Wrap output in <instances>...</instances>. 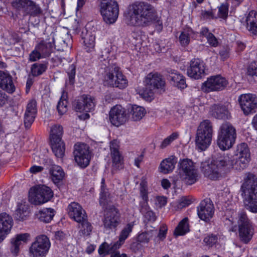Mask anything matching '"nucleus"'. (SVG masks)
Returning a JSON list of instances; mask_svg holds the SVG:
<instances>
[{
  "label": "nucleus",
  "mask_w": 257,
  "mask_h": 257,
  "mask_svg": "<svg viewBox=\"0 0 257 257\" xmlns=\"http://www.w3.org/2000/svg\"><path fill=\"white\" fill-rule=\"evenodd\" d=\"M109 147L113 170L121 169L123 168V157L119 151V142L114 140L110 142Z\"/></svg>",
  "instance_id": "dca6fc26"
},
{
  "label": "nucleus",
  "mask_w": 257,
  "mask_h": 257,
  "mask_svg": "<svg viewBox=\"0 0 257 257\" xmlns=\"http://www.w3.org/2000/svg\"><path fill=\"white\" fill-rule=\"evenodd\" d=\"M177 159L174 156H171L163 160L160 165V172L164 174L171 172L175 167Z\"/></svg>",
  "instance_id": "bb28decb"
},
{
  "label": "nucleus",
  "mask_w": 257,
  "mask_h": 257,
  "mask_svg": "<svg viewBox=\"0 0 257 257\" xmlns=\"http://www.w3.org/2000/svg\"><path fill=\"white\" fill-rule=\"evenodd\" d=\"M140 211L144 214L146 219L150 221H154L156 217L155 213L150 210L148 202H140Z\"/></svg>",
  "instance_id": "58836bf2"
},
{
  "label": "nucleus",
  "mask_w": 257,
  "mask_h": 257,
  "mask_svg": "<svg viewBox=\"0 0 257 257\" xmlns=\"http://www.w3.org/2000/svg\"><path fill=\"white\" fill-rule=\"evenodd\" d=\"M200 34L206 38L207 43L210 46L216 47L218 45L219 42L217 39L212 33L209 32L208 28H202L200 31Z\"/></svg>",
  "instance_id": "4c0bfd02"
},
{
  "label": "nucleus",
  "mask_w": 257,
  "mask_h": 257,
  "mask_svg": "<svg viewBox=\"0 0 257 257\" xmlns=\"http://www.w3.org/2000/svg\"><path fill=\"white\" fill-rule=\"evenodd\" d=\"M127 18L128 24L133 26L146 27L153 24L158 32L163 29L162 21L158 17L157 10L147 2H136L130 5Z\"/></svg>",
  "instance_id": "f03ea898"
},
{
  "label": "nucleus",
  "mask_w": 257,
  "mask_h": 257,
  "mask_svg": "<svg viewBox=\"0 0 257 257\" xmlns=\"http://www.w3.org/2000/svg\"><path fill=\"white\" fill-rule=\"evenodd\" d=\"M157 233V230H150L140 232L136 238L138 241L143 244H148L152 237Z\"/></svg>",
  "instance_id": "72a5a7b5"
},
{
  "label": "nucleus",
  "mask_w": 257,
  "mask_h": 257,
  "mask_svg": "<svg viewBox=\"0 0 257 257\" xmlns=\"http://www.w3.org/2000/svg\"><path fill=\"white\" fill-rule=\"evenodd\" d=\"M12 218L6 213L0 214V230L6 234L9 233L13 226Z\"/></svg>",
  "instance_id": "cd10ccee"
},
{
  "label": "nucleus",
  "mask_w": 257,
  "mask_h": 257,
  "mask_svg": "<svg viewBox=\"0 0 257 257\" xmlns=\"http://www.w3.org/2000/svg\"><path fill=\"white\" fill-rule=\"evenodd\" d=\"M204 62L199 59L194 58L191 60L187 73L189 77L195 79L201 78L205 74Z\"/></svg>",
  "instance_id": "f3484780"
},
{
  "label": "nucleus",
  "mask_w": 257,
  "mask_h": 257,
  "mask_svg": "<svg viewBox=\"0 0 257 257\" xmlns=\"http://www.w3.org/2000/svg\"><path fill=\"white\" fill-rule=\"evenodd\" d=\"M236 139V131L231 124L226 122L220 127L217 143L222 150H226L232 147Z\"/></svg>",
  "instance_id": "39448f33"
},
{
  "label": "nucleus",
  "mask_w": 257,
  "mask_h": 257,
  "mask_svg": "<svg viewBox=\"0 0 257 257\" xmlns=\"http://www.w3.org/2000/svg\"><path fill=\"white\" fill-rule=\"evenodd\" d=\"M192 33L191 30H187L181 33L179 37V41L182 46H187L190 42V35Z\"/></svg>",
  "instance_id": "864d4df0"
},
{
  "label": "nucleus",
  "mask_w": 257,
  "mask_h": 257,
  "mask_svg": "<svg viewBox=\"0 0 257 257\" xmlns=\"http://www.w3.org/2000/svg\"><path fill=\"white\" fill-rule=\"evenodd\" d=\"M100 13L104 22L114 23L118 16V5L115 0H100Z\"/></svg>",
  "instance_id": "1a4fd4ad"
},
{
  "label": "nucleus",
  "mask_w": 257,
  "mask_h": 257,
  "mask_svg": "<svg viewBox=\"0 0 257 257\" xmlns=\"http://www.w3.org/2000/svg\"><path fill=\"white\" fill-rule=\"evenodd\" d=\"M51 246L49 238L44 234L37 236L29 248V254L33 257H43L48 253Z\"/></svg>",
  "instance_id": "f8f14e48"
},
{
  "label": "nucleus",
  "mask_w": 257,
  "mask_h": 257,
  "mask_svg": "<svg viewBox=\"0 0 257 257\" xmlns=\"http://www.w3.org/2000/svg\"><path fill=\"white\" fill-rule=\"evenodd\" d=\"M189 230L188 223V218H184L179 223L174 230L176 236L183 235Z\"/></svg>",
  "instance_id": "a19ab883"
},
{
  "label": "nucleus",
  "mask_w": 257,
  "mask_h": 257,
  "mask_svg": "<svg viewBox=\"0 0 257 257\" xmlns=\"http://www.w3.org/2000/svg\"><path fill=\"white\" fill-rule=\"evenodd\" d=\"M67 103L68 102L65 99L64 94H63L57 107L58 111L60 115L64 114L67 111Z\"/></svg>",
  "instance_id": "3c124183"
},
{
  "label": "nucleus",
  "mask_w": 257,
  "mask_h": 257,
  "mask_svg": "<svg viewBox=\"0 0 257 257\" xmlns=\"http://www.w3.org/2000/svg\"><path fill=\"white\" fill-rule=\"evenodd\" d=\"M179 133L177 132H174L170 136L165 138L162 142L160 148L161 149H164L168 146L170 145L174 141L177 139L179 137Z\"/></svg>",
  "instance_id": "603ef678"
},
{
  "label": "nucleus",
  "mask_w": 257,
  "mask_h": 257,
  "mask_svg": "<svg viewBox=\"0 0 257 257\" xmlns=\"http://www.w3.org/2000/svg\"><path fill=\"white\" fill-rule=\"evenodd\" d=\"M246 21L248 30L255 35L257 33V13L255 11H251L247 16Z\"/></svg>",
  "instance_id": "2f4dec72"
},
{
  "label": "nucleus",
  "mask_w": 257,
  "mask_h": 257,
  "mask_svg": "<svg viewBox=\"0 0 257 257\" xmlns=\"http://www.w3.org/2000/svg\"><path fill=\"white\" fill-rule=\"evenodd\" d=\"M3 86L0 85V87L9 93H12L15 91V87L13 83L12 77L8 74L7 76V79H4L3 81Z\"/></svg>",
  "instance_id": "49530a36"
},
{
  "label": "nucleus",
  "mask_w": 257,
  "mask_h": 257,
  "mask_svg": "<svg viewBox=\"0 0 257 257\" xmlns=\"http://www.w3.org/2000/svg\"><path fill=\"white\" fill-rule=\"evenodd\" d=\"M127 118L125 109L121 105L113 106L109 111V120L112 124L116 126L124 124Z\"/></svg>",
  "instance_id": "aec40b11"
},
{
  "label": "nucleus",
  "mask_w": 257,
  "mask_h": 257,
  "mask_svg": "<svg viewBox=\"0 0 257 257\" xmlns=\"http://www.w3.org/2000/svg\"><path fill=\"white\" fill-rule=\"evenodd\" d=\"M37 113V102L35 100H30L28 103L24 114V123L27 128H29L34 121Z\"/></svg>",
  "instance_id": "5701e85b"
},
{
  "label": "nucleus",
  "mask_w": 257,
  "mask_h": 257,
  "mask_svg": "<svg viewBox=\"0 0 257 257\" xmlns=\"http://www.w3.org/2000/svg\"><path fill=\"white\" fill-rule=\"evenodd\" d=\"M253 234V229L251 225L239 227V236L240 240L246 244L251 240Z\"/></svg>",
  "instance_id": "7c9ffc66"
},
{
  "label": "nucleus",
  "mask_w": 257,
  "mask_h": 257,
  "mask_svg": "<svg viewBox=\"0 0 257 257\" xmlns=\"http://www.w3.org/2000/svg\"><path fill=\"white\" fill-rule=\"evenodd\" d=\"M95 106L94 98L90 95H83L73 103V106L77 111L89 112L93 110Z\"/></svg>",
  "instance_id": "6ab92c4d"
},
{
  "label": "nucleus",
  "mask_w": 257,
  "mask_h": 257,
  "mask_svg": "<svg viewBox=\"0 0 257 257\" xmlns=\"http://www.w3.org/2000/svg\"><path fill=\"white\" fill-rule=\"evenodd\" d=\"M74 159L77 165L84 168L89 164L90 155L89 147L84 143H77L74 146Z\"/></svg>",
  "instance_id": "ddd939ff"
},
{
  "label": "nucleus",
  "mask_w": 257,
  "mask_h": 257,
  "mask_svg": "<svg viewBox=\"0 0 257 257\" xmlns=\"http://www.w3.org/2000/svg\"><path fill=\"white\" fill-rule=\"evenodd\" d=\"M167 72L168 78L173 82L174 85L181 89H184L186 87L187 85L184 77L177 71L168 69Z\"/></svg>",
  "instance_id": "393cba45"
},
{
  "label": "nucleus",
  "mask_w": 257,
  "mask_h": 257,
  "mask_svg": "<svg viewBox=\"0 0 257 257\" xmlns=\"http://www.w3.org/2000/svg\"><path fill=\"white\" fill-rule=\"evenodd\" d=\"M12 5L17 11H22L25 16L35 17L43 14L40 6L32 0H14Z\"/></svg>",
  "instance_id": "9d476101"
},
{
  "label": "nucleus",
  "mask_w": 257,
  "mask_h": 257,
  "mask_svg": "<svg viewBox=\"0 0 257 257\" xmlns=\"http://www.w3.org/2000/svg\"><path fill=\"white\" fill-rule=\"evenodd\" d=\"M67 74L69 77L68 81H67L66 83L73 85L75 82V76L76 74V66L74 64L70 65Z\"/></svg>",
  "instance_id": "5fc2aeb1"
},
{
  "label": "nucleus",
  "mask_w": 257,
  "mask_h": 257,
  "mask_svg": "<svg viewBox=\"0 0 257 257\" xmlns=\"http://www.w3.org/2000/svg\"><path fill=\"white\" fill-rule=\"evenodd\" d=\"M3 86L0 85V87L9 93H12L15 91V87L13 83L12 77L8 74L7 76V79H4L3 81Z\"/></svg>",
  "instance_id": "a18cd8bd"
},
{
  "label": "nucleus",
  "mask_w": 257,
  "mask_h": 257,
  "mask_svg": "<svg viewBox=\"0 0 257 257\" xmlns=\"http://www.w3.org/2000/svg\"><path fill=\"white\" fill-rule=\"evenodd\" d=\"M96 34L94 31H88L84 29L82 31L81 37L83 43L87 52L91 51L94 49L95 44Z\"/></svg>",
  "instance_id": "b1692460"
},
{
  "label": "nucleus",
  "mask_w": 257,
  "mask_h": 257,
  "mask_svg": "<svg viewBox=\"0 0 257 257\" xmlns=\"http://www.w3.org/2000/svg\"><path fill=\"white\" fill-rule=\"evenodd\" d=\"M247 73L249 75L257 76V62L251 63L247 69Z\"/></svg>",
  "instance_id": "e2e57ef3"
},
{
  "label": "nucleus",
  "mask_w": 257,
  "mask_h": 257,
  "mask_svg": "<svg viewBox=\"0 0 257 257\" xmlns=\"http://www.w3.org/2000/svg\"><path fill=\"white\" fill-rule=\"evenodd\" d=\"M63 134V127L59 124H56L53 125L50 131V141L54 142V141H60L61 137Z\"/></svg>",
  "instance_id": "c9c22d12"
},
{
  "label": "nucleus",
  "mask_w": 257,
  "mask_h": 257,
  "mask_svg": "<svg viewBox=\"0 0 257 257\" xmlns=\"http://www.w3.org/2000/svg\"><path fill=\"white\" fill-rule=\"evenodd\" d=\"M48 63H35L32 65L31 73L34 76L41 75L47 69Z\"/></svg>",
  "instance_id": "c03bdc74"
},
{
  "label": "nucleus",
  "mask_w": 257,
  "mask_h": 257,
  "mask_svg": "<svg viewBox=\"0 0 257 257\" xmlns=\"http://www.w3.org/2000/svg\"><path fill=\"white\" fill-rule=\"evenodd\" d=\"M42 58H43L42 55L40 54L39 51L37 49L36 47H35V49L29 54V60L31 62H35Z\"/></svg>",
  "instance_id": "052dcab7"
},
{
  "label": "nucleus",
  "mask_w": 257,
  "mask_h": 257,
  "mask_svg": "<svg viewBox=\"0 0 257 257\" xmlns=\"http://www.w3.org/2000/svg\"><path fill=\"white\" fill-rule=\"evenodd\" d=\"M49 172L52 180L55 184L59 183L62 181L65 173L62 168L57 165H53L50 168Z\"/></svg>",
  "instance_id": "c85d7f7f"
},
{
  "label": "nucleus",
  "mask_w": 257,
  "mask_h": 257,
  "mask_svg": "<svg viewBox=\"0 0 257 257\" xmlns=\"http://www.w3.org/2000/svg\"><path fill=\"white\" fill-rule=\"evenodd\" d=\"M140 195L143 200L141 202H148V196L147 184L146 182L143 181L140 184Z\"/></svg>",
  "instance_id": "4d7b16f0"
},
{
  "label": "nucleus",
  "mask_w": 257,
  "mask_h": 257,
  "mask_svg": "<svg viewBox=\"0 0 257 257\" xmlns=\"http://www.w3.org/2000/svg\"><path fill=\"white\" fill-rule=\"evenodd\" d=\"M110 194L109 193L107 189L105 186H101V190L100 192L99 203L103 207L105 206L106 203L108 201L109 198Z\"/></svg>",
  "instance_id": "8fccbe9b"
},
{
  "label": "nucleus",
  "mask_w": 257,
  "mask_h": 257,
  "mask_svg": "<svg viewBox=\"0 0 257 257\" xmlns=\"http://www.w3.org/2000/svg\"><path fill=\"white\" fill-rule=\"evenodd\" d=\"M212 115L220 119H226L229 118V112L225 106L222 105H214L212 106Z\"/></svg>",
  "instance_id": "c756f323"
},
{
  "label": "nucleus",
  "mask_w": 257,
  "mask_h": 257,
  "mask_svg": "<svg viewBox=\"0 0 257 257\" xmlns=\"http://www.w3.org/2000/svg\"><path fill=\"white\" fill-rule=\"evenodd\" d=\"M179 173L181 178L188 185L194 183L197 178V171L194 163L189 159L181 160L179 162Z\"/></svg>",
  "instance_id": "6e6552de"
},
{
  "label": "nucleus",
  "mask_w": 257,
  "mask_h": 257,
  "mask_svg": "<svg viewBox=\"0 0 257 257\" xmlns=\"http://www.w3.org/2000/svg\"><path fill=\"white\" fill-rule=\"evenodd\" d=\"M54 45V39L49 38L46 40H43L36 46L37 49L39 51L43 57L46 58L49 56L52 53Z\"/></svg>",
  "instance_id": "a878e982"
},
{
  "label": "nucleus",
  "mask_w": 257,
  "mask_h": 257,
  "mask_svg": "<svg viewBox=\"0 0 257 257\" xmlns=\"http://www.w3.org/2000/svg\"><path fill=\"white\" fill-rule=\"evenodd\" d=\"M71 40L69 38V35H65L64 37L62 39H59L57 41V44H60L61 45V48H59L58 50H61V49L63 50L64 49L67 48L69 44H71Z\"/></svg>",
  "instance_id": "13d9d810"
},
{
  "label": "nucleus",
  "mask_w": 257,
  "mask_h": 257,
  "mask_svg": "<svg viewBox=\"0 0 257 257\" xmlns=\"http://www.w3.org/2000/svg\"><path fill=\"white\" fill-rule=\"evenodd\" d=\"M55 213V211L53 209L46 208L40 210L37 215L41 221L48 223L52 220Z\"/></svg>",
  "instance_id": "473e14b6"
},
{
  "label": "nucleus",
  "mask_w": 257,
  "mask_h": 257,
  "mask_svg": "<svg viewBox=\"0 0 257 257\" xmlns=\"http://www.w3.org/2000/svg\"><path fill=\"white\" fill-rule=\"evenodd\" d=\"M205 244L209 247H212L217 241V237L214 235H209L205 237L203 240Z\"/></svg>",
  "instance_id": "bf43d9fd"
},
{
  "label": "nucleus",
  "mask_w": 257,
  "mask_h": 257,
  "mask_svg": "<svg viewBox=\"0 0 257 257\" xmlns=\"http://www.w3.org/2000/svg\"><path fill=\"white\" fill-rule=\"evenodd\" d=\"M103 223L106 231L112 230L119 223V214L118 211L114 207H111L107 210L104 214Z\"/></svg>",
  "instance_id": "a211bd4d"
},
{
  "label": "nucleus",
  "mask_w": 257,
  "mask_h": 257,
  "mask_svg": "<svg viewBox=\"0 0 257 257\" xmlns=\"http://www.w3.org/2000/svg\"><path fill=\"white\" fill-rule=\"evenodd\" d=\"M27 207L23 203H18L15 211V218L19 221L25 220L28 216Z\"/></svg>",
  "instance_id": "ea45409f"
},
{
  "label": "nucleus",
  "mask_w": 257,
  "mask_h": 257,
  "mask_svg": "<svg viewBox=\"0 0 257 257\" xmlns=\"http://www.w3.org/2000/svg\"><path fill=\"white\" fill-rule=\"evenodd\" d=\"M227 81L220 75L212 76L208 78L202 85V89L206 92L222 90L226 87Z\"/></svg>",
  "instance_id": "2eb2a0df"
},
{
  "label": "nucleus",
  "mask_w": 257,
  "mask_h": 257,
  "mask_svg": "<svg viewBox=\"0 0 257 257\" xmlns=\"http://www.w3.org/2000/svg\"><path fill=\"white\" fill-rule=\"evenodd\" d=\"M239 103L243 113L248 115L255 111L257 108V96L254 94L246 93L240 95Z\"/></svg>",
  "instance_id": "4468645a"
},
{
  "label": "nucleus",
  "mask_w": 257,
  "mask_h": 257,
  "mask_svg": "<svg viewBox=\"0 0 257 257\" xmlns=\"http://www.w3.org/2000/svg\"><path fill=\"white\" fill-rule=\"evenodd\" d=\"M132 118L134 121H138L142 119L146 113L145 109L142 106L133 105L131 111Z\"/></svg>",
  "instance_id": "e433bc0d"
},
{
  "label": "nucleus",
  "mask_w": 257,
  "mask_h": 257,
  "mask_svg": "<svg viewBox=\"0 0 257 257\" xmlns=\"http://www.w3.org/2000/svg\"><path fill=\"white\" fill-rule=\"evenodd\" d=\"M213 134L211 122L208 120L202 121L198 127L196 144L201 151H204L210 145Z\"/></svg>",
  "instance_id": "423d86ee"
},
{
  "label": "nucleus",
  "mask_w": 257,
  "mask_h": 257,
  "mask_svg": "<svg viewBox=\"0 0 257 257\" xmlns=\"http://www.w3.org/2000/svg\"><path fill=\"white\" fill-rule=\"evenodd\" d=\"M123 243V242L122 241H120L119 239L117 241L113 244H111L110 245L109 244V250L110 251V254H112L114 252H116L117 251L115 250L119 248Z\"/></svg>",
  "instance_id": "0e129e2a"
},
{
  "label": "nucleus",
  "mask_w": 257,
  "mask_h": 257,
  "mask_svg": "<svg viewBox=\"0 0 257 257\" xmlns=\"http://www.w3.org/2000/svg\"><path fill=\"white\" fill-rule=\"evenodd\" d=\"M103 82L105 85L124 89L127 86V80L120 68L115 65L107 67L104 71Z\"/></svg>",
  "instance_id": "20e7f679"
},
{
  "label": "nucleus",
  "mask_w": 257,
  "mask_h": 257,
  "mask_svg": "<svg viewBox=\"0 0 257 257\" xmlns=\"http://www.w3.org/2000/svg\"><path fill=\"white\" fill-rule=\"evenodd\" d=\"M134 226V222H132L127 224V225L123 228L119 234V239L120 241H122L123 242L127 238L131 232L132 231Z\"/></svg>",
  "instance_id": "de8ad7c7"
},
{
  "label": "nucleus",
  "mask_w": 257,
  "mask_h": 257,
  "mask_svg": "<svg viewBox=\"0 0 257 257\" xmlns=\"http://www.w3.org/2000/svg\"><path fill=\"white\" fill-rule=\"evenodd\" d=\"M109 248V244L106 242H104L100 245L98 248V252L100 255L103 256L110 254Z\"/></svg>",
  "instance_id": "680f3d73"
},
{
  "label": "nucleus",
  "mask_w": 257,
  "mask_h": 257,
  "mask_svg": "<svg viewBox=\"0 0 257 257\" xmlns=\"http://www.w3.org/2000/svg\"><path fill=\"white\" fill-rule=\"evenodd\" d=\"M68 214L70 217L76 222H81L87 219V216L85 210L78 203H71L67 207Z\"/></svg>",
  "instance_id": "4be33fe9"
},
{
  "label": "nucleus",
  "mask_w": 257,
  "mask_h": 257,
  "mask_svg": "<svg viewBox=\"0 0 257 257\" xmlns=\"http://www.w3.org/2000/svg\"><path fill=\"white\" fill-rule=\"evenodd\" d=\"M10 250L14 256H17L19 253L20 247L14 243H11Z\"/></svg>",
  "instance_id": "338daca9"
},
{
  "label": "nucleus",
  "mask_w": 257,
  "mask_h": 257,
  "mask_svg": "<svg viewBox=\"0 0 257 257\" xmlns=\"http://www.w3.org/2000/svg\"><path fill=\"white\" fill-rule=\"evenodd\" d=\"M131 248L135 252L141 250L143 248V244L137 240L133 242L131 245Z\"/></svg>",
  "instance_id": "69168bd1"
},
{
  "label": "nucleus",
  "mask_w": 257,
  "mask_h": 257,
  "mask_svg": "<svg viewBox=\"0 0 257 257\" xmlns=\"http://www.w3.org/2000/svg\"><path fill=\"white\" fill-rule=\"evenodd\" d=\"M167 228L166 226L162 225L160 227L158 237L161 240L164 239L166 237Z\"/></svg>",
  "instance_id": "774afa93"
},
{
  "label": "nucleus",
  "mask_w": 257,
  "mask_h": 257,
  "mask_svg": "<svg viewBox=\"0 0 257 257\" xmlns=\"http://www.w3.org/2000/svg\"><path fill=\"white\" fill-rule=\"evenodd\" d=\"M145 88L143 94L145 96L152 97L157 89L164 91L165 81L161 75L158 73H150L145 78L144 81Z\"/></svg>",
  "instance_id": "0eeeda50"
},
{
  "label": "nucleus",
  "mask_w": 257,
  "mask_h": 257,
  "mask_svg": "<svg viewBox=\"0 0 257 257\" xmlns=\"http://www.w3.org/2000/svg\"><path fill=\"white\" fill-rule=\"evenodd\" d=\"M79 223V228L80 230L79 233L80 236H88L90 234L92 230V226L90 223L88 222L87 218L81 222H78Z\"/></svg>",
  "instance_id": "79ce46f5"
},
{
  "label": "nucleus",
  "mask_w": 257,
  "mask_h": 257,
  "mask_svg": "<svg viewBox=\"0 0 257 257\" xmlns=\"http://www.w3.org/2000/svg\"><path fill=\"white\" fill-rule=\"evenodd\" d=\"M51 189L46 186H37L30 189L29 199L30 202L35 205L43 204L53 197Z\"/></svg>",
  "instance_id": "9b49d317"
},
{
  "label": "nucleus",
  "mask_w": 257,
  "mask_h": 257,
  "mask_svg": "<svg viewBox=\"0 0 257 257\" xmlns=\"http://www.w3.org/2000/svg\"><path fill=\"white\" fill-rule=\"evenodd\" d=\"M240 192L246 209L256 213L257 176L251 173H247L241 185Z\"/></svg>",
  "instance_id": "7ed1b4c3"
},
{
  "label": "nucleus",
  "mask_w": 257,
  "mask_h": 257,
  "mask_svg": "<svg viewBox=\"0 0 257 257\" xmlns=\"http://www.w3.org/2000/svg\"><path fill=\"white\" fill-rule=\"evenodd\" d=\"M51 148L55 155L58 158H62L65 153V145L63 141L51 142Z\"/></svg>",
  "instance_id": "f704fd0d"
},
{
  "label": "nucleus",
  "mask_w": 257,
  "mask_h": 257,
  "mask_svg": "<svg viewBox=\"0 0 257 257\" xmlns=\"http://www.w3.org/2000/svg\"><path fill=\"white\" fill-rule=\"evenodd\" d=\"M237 223L239 227L251 225L246 213L243 211H239L238 213Z\"/></svg>",
  "instance_id": "09e8293b"
},
{
  "label": "nucleus",
  "mask_w": 257,
  "mask_h": 257,
  "mask_svg": "<svg viewBox=\"0 0 257 257\" xmlns=\"http://www.w3.org/2000/svg\"><path fill=\"white\" fill-rule=\"evenodd\" d=\"M235 158L232 160L228 156H220L211 161L201 163L200 169L205 176L211 180H217L224 177L232 168L243 170L247 166L250 160L247 145L241 143L237 146Z\"/></svg>",
  "instance_id": "f257e3e1"
},
{
  "label": "nucleus",
  "mask_w": 257,
  "mask_h": 257,
  "mask_svg": "<svg viewBox=\"0 0 257 257\" xmlns=\"http://www.w3.org/2000/svg\"><path fill=\"white\" fill-rule=\"evenodd\" d=\"M228 6L229 5L227 3H222L219 7H218V16L219 18L225 19L227 17L228 13Z\"/></svg>",
  "instance_id": "6e6d98bb"
},
{
  "label": "nucleus",
  "mask_w": 257,
  "mask_h": 257,
  "mask_svg": "<svg viewBox=\"0 0 257 257\" xmlns=\"http://www.w3.org/2000/svg\"><path fill=\"white\" fill-rule=\"evenodd\" d=\"M214 212V205L210 199H205L201 202L197 207V213L199 217L208 222L213 217Z\"/></svg>",
  "instance_id": "412c9836"
},
{
  "label": "nucleus",
  "mask_w": 257,
  "mask_h": 257,
  "mask_svg": "<svg viewBox=\"0 0 257 257\" xmlns=\"http://www.w3.org/2000/svg\"><path fill=\"white\" fill-rule=\"evenodd\" d=\"M30 237V235L28 233L17 234L11 239V243H14L20 247L23 242H27Z\"/></svg>",
  "instance_id": "37998d69"
}]
</instances>
